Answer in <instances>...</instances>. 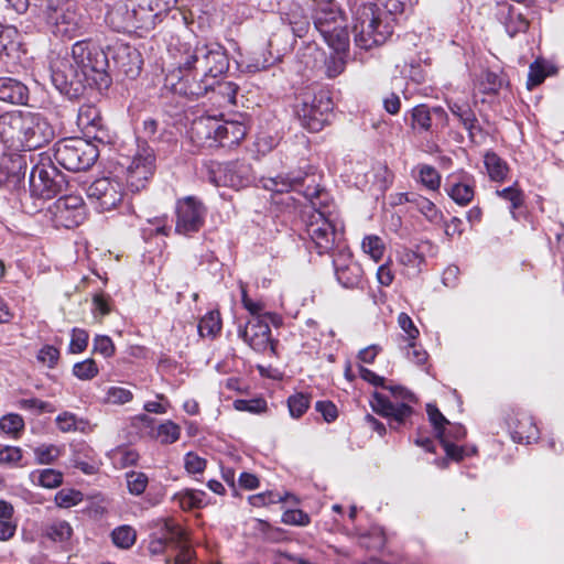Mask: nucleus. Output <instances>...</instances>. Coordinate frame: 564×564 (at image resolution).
Masks as SVG:
<instances>
[{"instance_id": "nucleus-1", "label": "nucleus", "mask_w": 564, "mask_h": 564, "mask_svg": "<svg viewBox=\"0 0 564 564\" xmlns=\"http://www.w3.org/2000/svg\"><path fill=\"white\" fill-rule=\"evenodd\" d=\"M171 52L181 69H195L202 76L217 79L229 67V58L225 47L217 42H206L194 39L177 40L171 44Z\"/></svg>"}, {"instance_id": "nucleus-2", "label": "nucleus", "mask_w": 564, "mask_h": 564, "mask_svg": "<svg viewBox=\"0 0 564 564\" xmlns=\"http://www.w3.org/2000/svg\"><path fill=\"white\" fill-rule=\"evenodd\" d=\"M311 200L312 212L307 215L306 234L318 254L330 253L337 248V252L346 248L341 246L343 230L338 223L337 214L328 206L316 208L313 198H321L322 194L316 188L312 193H304Z\"/></svg>"}, {"instance_id": "nucleus-3", "label": "nucleus", "mask_w": 564, "mask_h": 564, "mask_svg": "<svg viewBox=\"0 0 564 564\" xmlns=\"http://www.w3.org/2000/svg\"><path fill=\"white\" fill-rule=\"evenodd\" d=\"M311 200L312 212L307 215L306 234L318 254L330 253L337 248V252L346 248L341 246L343 230L338 223L337 214L328 206L316 208L313 198H321L322 194L316 188L312 193H304Z\"/></svg>"}, {"instance_id": "nucleus-4", "label": "nucleus", "mask_w": 564, "mask_h": 564, "mask_svg": "<svg viewBox=\"0 0 564 564\" xmlns=\"http://www.w3.org/2000/svg\"><path fill=\"white\" fill-rule=\"evenodd\" d=\"M33 7L54 36L72 40L83 34L85 21L73 0H34Z\"/></svg>"}, {"instance_id": "nucleus-5", "label": "nucleus", "mask_w": 564, "mask_h": 564, "mask_svg": "<svg viewBox=\"0 0 564 564\" xmlns=\"http://www.w3.org/2000/svg\"><path fill=\"white\" fill-rule=\"evenodd\" d=\"M158 14L152 0H117L106 13V23L117 32L149 31Z\"/></svg>"}, {"instance_id": "nucleus-6", "label": "nucleus", "mask_w": 564, "mask_h": 564, "mask_svg": "<svg viewBox=\"0 0 564 564\" xmlns=\"http://www.w3.org/2000/svg\"><path fill=\"white\" fill-rule=\"evenodd\" d=\"M384 12L376 6L365 3L356 11L352 32L359 48L370 50L383 44L393 33Z\"/></svg>"}, {"instance_id": "nucleus-7", "label": "nucleus", "mask_w": 564, "mask_h": 564, "mask_svg": "<svg viewBox=\"0 0 564 564\" xmlns=\"http://www.w3.org/2000/svg\"><path fill=\"white\" fill-rule=\"evenodd\" d=\"M70 55L74 63L83 70V75H86V85H108L107 72L111 68V64L107 51L88 41H78L72 46Z\"/></svg>"}, {"instance_id": "nucleus-8", "label": "nucleus", "mask_w": 564, "mask_h": 564, "mask_svg": "<svg viewBox=\"0 0 564 564\" xmlns=\"http://www.w3.org/2000/svg\"><path fill=\"white\" fill-rule=\"evenodd\" d=\"M99 155L96 145L82 138H67L54 144V160L65 170H88Z\"/></svg>"}, {"instance_id": "nucleus-9", "label": "nucleus", "mask_w": 564, "mask_h": 564, "mask_svg": "<svg viewBox=\"0 0 564 564\" xmlns=\"http://www.w3.org/2000/svg\"><path fill=\"white\" fill-rule=\"evenodd\" d=\"M50 69L52 83L61 94L74 98L84 91L86 75L74 63L72 55L54 57Z\"/></svg>"}, {"instance_id": "nucleus-10", "label": "nucleus", "mask_w": 564, "mask_h": 564, "mask_svg": "<svg viewBox=\"0 0 564 564\" xmlns=\"http://www.w3.org/2000/svg\"><path fill=\"white\" fill-rule=\"evenodd\" d=\"M67 186L66 176L51 162L39 163L30 173V199L45 200L61 194Z\"/></svg>"}, {"instance_id": "nucleus-11", "label": "nucleus", "mask_w": 564, "mask_h": 564, "mask_svg": "<svg viewBox=\"0 0 564 564\" xmlns=\"http://www.w3.org/2000/svg\"><path fill=\"white\" fill-rule=\"evenodd\" d=\"M382 388L389 390L401 402L393 403L383 394L375 392L370 401L371 408L376 413L389 417L391 426L397 429L412 414V408L406 402H414L415 397L411 391L401 386L384 384Z\"/></svg>"}, {"instance_id": "nucleus-12", "label": "nucleus", "mask_w": 564, "mask_h": 564, "mask_svg": "<svg viewBox=\"0 0 564 564\" xmlns=\"http://www.w3.org/2000/svg\"><path fill=\"white\" fill-rule=\"evenodd\" d=\"M332 110L333 101L324 91L305 94L296 106V115L302 127L311 132L321 131L329 122Z\"/></svg>"}, {"instance_id": "nucleus-13", "label": "nucleus", "mask_w": 564, "mask_h": 564, "mask_svg": "<svg viewBox=\"0 0 564 564\" xmlns=\"http://www.w3.org/2000/svg\"><path fill=\"white\" fill-rule=\"evenodd\" d=\"M166 545H172L178 550L174 564H193L194 551L187 542V533L173 521H166L161 536L150 541L149 552L151 554H161Z\"/></svg>"}, {"instance_id": "nucleus-14", "label": "nucleus", "mask_w": 564, "mask_h": 564, "mask_svg": "<svg viewBox=\"0 0 564 564\" xmlns=\"http://www.w3.org/2000/svg\"><path fill=\"white\" fill-rule=\"evenodd\" d=\"M208 172L210 182L216 186H227L235 189L247 187L254 180L251 164L245 161L212 162Z\"/></svg>"}, {"instance_id": "nucleus-15", "label": "nucleus", "mask_w": 564, "mask_h": 564, "mask_svg": "<svg viewBox=\"0 0 564 564\" xmlns=\"http://www.w3.org/2000/svg\"><path fill=\"white\" fill-rule=\"evenodd\" d=\"M155 154L147 144L138 147L131 162L127 166L126 182L131 192H139L147 186L155 172Z\"/></svg>"}, {"instance_id": "nucleus-16", "label": "nucleus", "mask_w": 564, "mask_h": 564, "mask_svg": "<svg viewBox=\"0 0 564 564\" xmlns=\"http://www.w3.org/2000/svg\"><path fill=\"white\" fill-rule=\"evenodd\" d=\"M54 226L73 228L85 219V204L79 195H64L48 207Z\"/></svg>"}, {"instance_id": "nucleus-17", "label": "nucleus", "mask_w": 564, "mask_h": 564, "mask_svg": "<svg viewBox=\"0 0 564 564\" xmlns=\"http://www.w3.org/2000/svg\"><path fill=\"white\" fill-rule=\"evenodd\" d=\"M175 232L191 236L204 226L206 208L200 200L193 196L180 199L176 204Z\"/></svg>"}, {"instance_id": "nucleus-18", "label": "nucleus", "mask_w": 564, "mask_h": 564, "mask_svg": "<svg viewBox=\"0 0 564 564\" xmlns=\"http://www.w3.org/2000/svg\"><path fill=\"white\" fill-rule=\"evenodd\" d=\"M89 202L99 212H108L116 208L123 198L122 185L110 177L95 180L86 191Z\"/></svg>"}, {"instance_id": "nucleus-19", "label": "nucleus", "mask_w": 564, "mask_h": 564, "mask_svg": "<svg viewBox=\"0 0 564 564\" xmlns=\"http://www.w3.org/2000/svg\"><path fill=\"white\" fill-rule=\"evenodd\" d=\"M54 138V128L41 113L25 111L21 149L32 151L48 144Z\"/></svg>"}, {"instance_id": "nucleus-20", "label": "nucleus", "mask_w": 564, "mask_h": 564, "mask_svg": "<svg viewBox=\"0 0 564 564\" xmlns=\"http://www.w3.org/2000/svg\"><path fill=\"white\" fill-rule=\"evenodd\" d=\"M107 54L111 64L109 70H118L131 79L139 76L142 67V57L135 47L126 43H116L107 47Z\"/></svg>"}, {"instance_id": "nucleus-21", "label": "nucleus", "mask_w": 564, "mask_h": 564, "mask_svg": "<svg viewBox=\"0 0 564 564\" xmlns=\"http://www.w3.org/2000/svg\"><path fill=\"white\" fill-rule=\"evenodd\" d=\"M239 335L254 351L275 355V341L271 337L269 323L262 316H252Z\"/></svg>"}, {"instance_id": "nucleus-22", "label": "nucleus", "mask_w": 564, "mask_h": 564, "mask_svg": "<svg viewBox=\"0 0 564 564\" xmlns=\"http://www.w3.org/2000/svg\"><path fill=\"white\" fill-rule=\"evenodd\" d=\"M531 9L522 3L511 4L502 2L498 4L496 18L503 25L510 37L525 33L530 25Z\"/></svg>"}, {"instance_id": "nucleus-23", "label": "nucleus", "mask_w": 564, "mask_h": 564, "mask_svg": "<svg viewBox=\"0 0 564 564\" xmlns=\"http://www.w3.org/2000/svg\"><path fill=\"white\" fill-rule=\"evenodd\" d=\"M335 275L339 284L346 289L359 288L362 282V269L354 261L347 248L333 254Z\"/></svg>"}, {"instance_id": "nucleus-24", "label": "nucleus", "mask_w": 564, "mask_h": 564, "mask_svg": "<svg viewBox=\"0 0 564 564\" xmlns=\"http://www.w3.org/2000/svg\"><path fill=\"white\" fill-rule=\"evenodd\" d=\"M182 75L175 85V91L192 99L205 96L212 89H215L217 79L210 76H200L195 69H181Z\"/></svg>"}, {"instance_id": "nucleus-25", "label": "nucleus", "mask_w": 564, "mask_h": 564, "mask_svg": "<svg viewBox=\"0 0 564 564\" xmlns=\"http://www.w3.org/2000/svg\"><path fill=\"white\" fill-rule=\"evenodd\" d=\"M219 118L202 116L196 118L189 129V138L194 144L200 148H217V132Z\"/></svg>"}, {"instance_id": "nucleus-26", "label": "nucleus", "mask_w": 564, "mask_h": 564, "mask_svg": "<svg viewBox=\"0 0 564 564\" xmlns=\"http://www.w3.org/2000/svg\"><path fill=\"white\" fill-rule=\"evenodd\" d=\"M25 111H11L0 116V139L9 148L20 149Z\"/></svg>"}, {"instance_id": "nucleus-27", "label": "nucleus", "mask_w": 564, "mask_h": 564, "mask_svg": "<svg viewBox=\"0 0 564 564\" xmlns=\"http://www.w3.org/2000/svg\"><path fill=\"white\" fill-rule=\"evenodd\" d=\"M26 159L19 153L0 158V186H17L25 176Z\"/></svg>"}, {"instance_id": "nucleus-28", "label": "nucleus", "mask_w": 564, "mask_h": 564, "mask_svg": "<svg viewBox=\"0 0 564 564\" xmlns=\"http://www.w3.org/2000/svg\"><path fill=\"white\" fill-rule=\"evenodd\" d=\"M508 424L514 442H525L529 444L539 437V430L533 419L525 413L517 414L514 417H511Z\"/></svg>"}, {"instance_id": "nucleus-29", "label": "nucleus", "mask_w": 564, "mask_h": 564, "mask_svg": "<svg viewBox=\"0 0 564 564\" xmlns=\"http://www.w3.org/2000/svg\"><path fill=\"white\" fill-rule=\"evenodd\" d=\"M247 134V128L238 121H224L219 119L217 132V148L231 149L238 145Z\"/></svg>"}, {"instance_id": "nucleus-30", "label": "nucleus", "mask_w": 564, "mask_h": 564, "mask_svg": "<svg viewBox=\"0 0 564 564\" xmlns=\"http://www.w3.org/2000/svg\"><path fill=\"white\" fill-rule=\"evenodd\" d=\"M314 26L321 33H329L330 29L344 22L338 8L333 2L322 3L313 15Z\"/></svg>"}, {"instance_id": "nucleus-31", "label": "nucleus", "mask_w": 564, "mask_h": 564, "mask_svg": "<svg viewBox=\"0 0 564 564\" xmlns=\"http://www.w3.org/2000/svg\"><path fill=\"white\" fill-rule=\"evenodd\" d=\"M305 175L299 173L297 175L291 176L290 174H279L274 177H262L260 180L261 186L272 192L273 194H283L291 191H297L303 185Z\"/></svg>"}, {"instance_id": "nucleus-32", "label": "nucleus", "mask_w": 564, "mask_h": 564, "mask_svg": "<svg viewBox=\"0 0 564 564\" xmlns=\"http://www.w3.org/2000/svg\"><path fill=\"white\" fill-rule=\"evenodd\" d=\"M28 87L21 82L0 77V100L13 105H24L28 100Z\"/></svg>"}, {"instance_id": "nucleus-33", "label": "nucleus", "mask_w": 564, "mask_h": 564, "mask_svg": "<svg viewBox=\"0 0 564 564\" xmlns=\"http://www.w3.org/2000/svg\"><path fill=\"white\" fill-rule=\"evenodd\" d=\"M282 20L290 25L293 34L297 37H303L310 29V19L297 3L291 4L290 10L284 13Z\"/></svg>"}, {"instance_id": "nucleus-34", "label": "nucleus", "mask_w": 564, "mask_h": 564, "mask_svg": "<svg viewBox=\"0 0 564 564\" xmlns=\"http://www.w3.org/2000/svg\"><path fill=\"white\" fill-rule=\"evenodd\" d=\"M446 191L449 197L458 205L465 206L474 198V186L466 178L463 181L447 180Z\"/></svg>"}, {"instance_id": "nucleus-35", "label": "nucleus", "mask_w": 564, "mask_h": 564, "mask_svg": "<svg viewBox=\"0 0 564 564\" xmlns=\"http://www.w3.org/2000/svg\"><path fill=\"white\" fill-rule=\"evenodd\" d=\"M24 429V420L18 413H8L0 417V432L10 438H20Z\"/></svg>"}, {"instance_id": "nucleus-36", "label": "nucleus", "mask_w": 564, "mask_h": 564, "mask_svg": "<svg viewBox=\"0 0 564 564\" xmlns=\"http://www.w3.org/2000/svg\"><path fill=\"white\" fill-rule=\"evenodd\" d=\"M77 124L90 133V129H99L101 127V117L98 109L91 105L82 106L77 115Z\"/></svg>"}, {"instance_id": "nucleus-37", "label": "nucleus", "mask_w": 564, "mask_h": 564, "mask_svg": "<svg viewBox=\"0 0 564 564\" xmlns=\"http://www.w3.org/2000/svg\"><path fill=\"white\" fill-rule=\"evenodd\" d=\"M484 163L492 181L501 182L505 180L508 172L507 164L495 152H487L484 156Z\"/></svg>"}, {"instance_id": "nucleus-38", "label": "nucleus", "mask_w": 564, "mask_h": 564, "mask_svg": "<svg viewBox=\"0 0 564 564\" xmlns=\"http://www.w3.org/2000/svg\"><path fill=\"white\" fill-rule=\"evenodd\" d=\"M56 424L61 432H86L89 427V423L84 419H78L70 412H63L56 417Z\"/></svg>"}, {"instance_id": "nucleus-39", "label": "nucleus", "mask_w": 564, "mask_h": 564, "mask_svg": "<svg viewBox=\"0 0 564 564\" xmlns=\"http://www.w3.org/2000/svg\"><path fill=\"white\" fill-rule=\"evenodd\" d=\"M221 329V318L218 311H210L204 315L198 324V333L202 337L215 338Z\"/></svg>"}, {"instance_id": "nucleus-40", "label": "nucleus", "mask_w": 564, "mask_h": 564, "mask_svg": "<svg viewBox=\"0 0 564 564\" xmlns=\"http://www.w3.org/2000/svg\"><path fill=\"white\" fill-rule=\"evenodd\" d=\"M153 436L161 444H164V445L173 444L181 436V427L178 424L174 423L173 421L166 420L165 422L161 423L156 427Z\"/></svg>"}, {"instance_id": "nucleus-41", "label": "nucleus", "mask_w": 564, "mask_h": 564, "mask_svg": "<svg viewBox=\"0 0 564 564\" xmlns=\"http://www.w3.org/2000/svg\"><path fill=\"white\" fill-rule=\"evenodd\" d=\"M45 535L54 542H67L73 535L70 524L65 520H55L45 528Z\"/></svg>"}, {"instance_id": "nucleus-42", "label": "nucleus", "mask_w": 564, "mask_h": 564, "mask_svg": "<svg viewBox=\"0 0 564 564\" xmlns=\"http://www.w3.org/2000/svg\"><path fill=\"white\" fill-rule=\"evenodd\" d=\"M506 80L501 74L485 70L479 78L478 87L482 94H497Z\"/></svg>"}, {"instance_id": "nucleus-43", "label": "nucleus", "mask_w": 564, "mask_h": 564, "mask_svg": "<svg viewBox=\"0 0 564 564\" xmlns=\"http://www.w3.org/2000/svg\"><path fill=\"white\" fill-rule=\"evenodd\" d=\"M432 126L431 111L427 106L419 105L411 110V127L419 131H429Z\"/></svg>"}, {"instance_id": "nucleus-44", "label": "nucleus", "mask_w": 564, "mask_h": 564, "mask_svg": "<svg viewBox=\"0 0 564 564\" xmlns=\"http://www.w3.org/2000/svg\"><path fill=\"white\" fill-rule=\"evenodd\" d=\"M411 203L425 216L431 223H438L442 219L441 210L433 202L421 195H412Z\"/></svg>"}, {"instance_id": "nucleus-45", "label": "nucleus", "mask_w": 564, "mask_h": 564, "mask_svg": "<svg viewBox=\"0 0 564 564\" xmlns=\"http://www.w3.org/2000/svg\"><path fill=\"white\" fill-rule=\"evenodd\" d=\"M329 33L323 34L325 42L335 51H341L348 44V31L344 22L329 30Z\"/></svg>"}, {"instance_id": "nucleus-46", "label": "nucleus", "mask_w": 564, "mask_h": 564, "mask_svg": "<svg viewBox=\"0 0 564 564\" xmlns=\"http://www.w3.org/2000/svg\"><path fill=\"white\" fill-rule=\"evenodd\" d=\"M361 248L373 261L379 262L384 253L383 240L377 235H369L362 239Z\"/></svg>"}, {"instance_id": "nucleus-47", "label": "nucleus", "mask_w": 564, "mask_h": 564, "mask_svg": "<svg viewBox=\"0 0 564 564\" xmlns=\"http://www.w3.org/2000/svg\"><path fill=\"white\" fill-rule=\"evenodd\" d=\"M126 481L128 491L133 496H140L145 491L149 478L142 471L131 470L126 474Z\"/></svg>"}, {"instance_id": "nucleus-48", "label": "nucleus", "mask_w": 564, "mask_h": 564, "mask_svg": "<svg viewBox=\"0 0 564 564\" xmlns=\"http://www.w3.org/2000/svg\"><path fill=\"white\" fill-rule=\"evenodd\" d=\"M419 177L422 185L427 189L437 191L441 186V175L432 165H420Z\"/></svg>"}, {"instance_id": "nucleus-49", "label": "nucleus", "mask_w": 564, "mask_h": 564, "mask_svg": "<svg viewBox=\"0 0 564 564\" xmlns=\"http://www.w3.org/2000/svg\"><path fill=\"white\" fill-rule=\"evenodd\" d=\"M139 457L138 452L129 447H119L112 453L113 464L119 468L137 465Z\"/></svg>"}, {"instance_id": "nucleus-50", "label": "nucleus", "mask_w": 564, "mask_h": 564, "mask_svg": "<svg viewBox=\"0 0 564 564\" xmlns=\"http://www.w3.org/2000/svg\"><path fill=\"white\" fill-rule=\"evenodd\" d=\"M111 539L115 545L129 549L135 542V531L129 525H121L112 531Z\"/></svg>"}, {"instance_id": "nucleus-51", "label": "nucleus", "mask_w": 564, "mask_h": 564, "mask_svg": "<svg viewBox=\"0 0 564 564\" xmlns=\"http://www.w3.org/2000/svg\"><path fill=\"white\" fill-rule=\"evenodd\" d=\"M99 373V368L93 358H87L73 366V375L79 380H91Z\"/></svg>"}, {"instance_id": "nucleus-52", "label": "nucleus", "mask_w": 564, "mask_h": 564, "mask_svg": "<svg viewBox=\"0 0 564 564\" xmlns=\"http://www.w3.org/2000/svg\"><path fill=\"white\" fill-rule=\"evenodd\" d=\"M204 498L205 492L196 490H186L177 495L178 503L184 510L202 508L205 503Z\"/></svg>"}, {"instance_id": "nucleus-53", "label": "nucleus", "mask_w": 564, "mask_h": 564, "mask_svg": "<svg viewBox=\"0 0 564 564\" xmlns=\"http://www.w3.org/2000/svg\"><path fill=\"white\" fill-rule=\"evenodd\" d=\"M133 399V393L122 387H109L106 391L105 402L109 404L122 405Z\"/></svg>"}, {"instance_id": "nucleus-54", "label": "nucleus", "mask_w": 564, "mask_h": 564, "mask_svg": "<svg viewBox=\"0 0 564 564\" xmlns=\"http://www.w3.org/2000/svg\"><path fill=\"white\" fill-rule=\"evenodd\" d=\"M426 412L429 415V420L436 432L437 437L442 438L445 435V426L449 424L448 420L440 412V410L434 404H427Z\"/></svg>"}, {"instance_id": "nucleus-55", "label": "nucleus", "mask_w": 564, "mask_h": 564, "mask_svg": "<svg viewBox=\"0 0 564 564\" xmlns=\"http://www.w3.org/2000/svg\"><path fill=\"white\" fill-rule=\"evenodd\" d=\"M210 91L219 95L223 98V102L225 104H236L238 86L232 82H221L217 79L215 89H212Z\"/></svg>"}, {"instance_id": "nucleus-56", "label": "nucleus", "mask_w": 564, "mask_h": 564, "mask_svg": "<svg viewBox=\"0 0 564 564\" xmlns=\"http://www.w3.org/2000/svg\"><path fill=\"white\" fill-rule=\"evenodd\" d=\"M288 406L292 417H301L310 406V399L303 393H296L288 399Z\"/></svg>"}, {"instance_id": "nucleus-57", "label": "nucleus", "mask_w": 564, "mask_h": 564, "mask_svg": "<svg viewBox=\"0 0 564 564\" xmlns=\"http://www.w3.org/2000/svg\"><path fill=\"white\" fill-rule=\"evenodd\" d=\"M83 500V494L75 489H62L55 495V502L61 508H69Z\"/></svg>"}, {"instance_id": "nucleus-58", "label": "nucleus", "mask_w": 564, "mask_h": 564, "mask_svg": "<svg viewBox=\"0 0 564 564\" xmlns=\"http://www.w3.org/2000/svg\"><path fill=\"white\" fill-rule=\"evenodd\" d=\"M88 339L89 335L85 329L77 327L73 328L68 351L70 354L83 352L88 346Z\"/></svg>"}, {"instance_id": "nucleus-59", "label": "nucleus", "mask_w": 564, "mask_h": 564, "mask_svg": "<svg viewBox=\"0 0 564 564\" xmlns=\"http://www.w3.org/2000/svg\"><path fill=\"white\" fill-rule=\"evenodd\" d=\"M116 347L112 339L106 335H97L93 341V352L99 354L105 358H110L115 355Z\"/></svg>"}, {"instance_id": "nucleus-60", "label": "nucleus", "mask_w": 564, "mask_h": 564, "mask_svg": "<svg viewBox=\"0 0 564 564\" xmlns=\"http://www.w3.org/2000/svg\"><path fill=\"white\" fill-rule=\"evenodd\" d=\"M37 484L44 488H56L63 481L62 473L55 469H44L37 474Z\"/></svg>"}, {"instance_id": "nucleus-61", "label": "nucleus", "mask_w": 564, "mask_h": 564, "mask_svg": "<svg viewBox=\"0 0 564 564\" xmlns=\"http://www.w3.org/2000/svg\"><path fill=\"white\" fill-rule=\"evenodd\" d=\"M546 77L545 67L539 61L533 62L529 67L527 87L533 89L539 86Z\"/></svg>"}, {"instance_id": "nucleus-62", "label": "nucleus", "mask_w": 564, "mask_h": 564, "mask_svg": "<svg viewBox=\"0 0 564 564\" xmlns=\"http://www.w3.org/2000/svg\"><path fill=\"white\" fill-rule=\"evenodd\" d=\"M18 406L22 410H29L36 413H50L53 412V406L45 401L36 398L21 399L18 401Z\"/></svg>"}, {"instance_id": "nucleus-63", "label": "nucleus", "mask_w": 564, "mask_h": 564, "mask_svg": "<svg viewBox=\"0 0 564 564\" xmlns=\"http://www.w3.org/2000/svg\"><path fill=\"white\" fill-rule=\"evenodd\" d=\"M370 4L376 6L379 10L389 15H395L404 11L406 0H376L375 2H370Z\"/></svg>"}, {"instance_id": "nucleus-64", "label": "nucleus", "mask_w": 564, "mask_h": 564, "mask_svg": "<svg viewBox=\"0 0 564 564\" xmlns=\"http://www.w3.org/2000/svg\"><path fill=\"white\" fill-rule=\"evenodd\" d=\"M22 458V451L18 446H0V465H17Z\"/></svg>"}]
</instances>
